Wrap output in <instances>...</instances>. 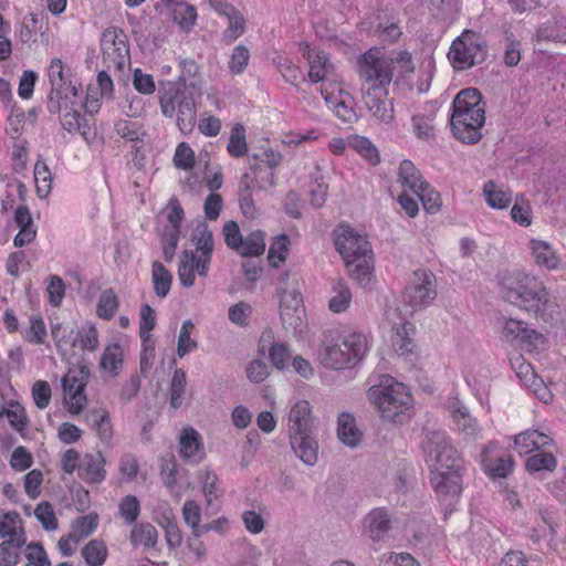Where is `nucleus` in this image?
<instances>
[{"mask_svg":"<svg viewBox=\"0 0 566 566\" xmlns=\"http://www.w3.org/2000/svg\"><path fill=\"white\" fill-rule=\"evenodd\" d=\"M422 450L436 494L443 500L457 499L462 491L463 459L446 431H426Z\"/></svg>","mask_w":566,"mask_h":566,"instance_id":"f257e3e1","label":"nucleus"},{"mask_svg":"<svg viewBox=\"0 0 566 566\" xmlns=\"http://www.w3.org/2000/svg\"><path fill=\"white\" fill-rule=\"evenodd\" d=\"M503 298L535 316L548 322L556 305L542 281L526 273L505 276L501 283Z\"/></svg>","mask_w":566,"mask_h":566,"instance_id":"f03ea898","label":"nucleus"},{"mask_svg":"<svg viewBox=\"0 0 566 566\" xmlns=\"http://www.w3.org/2000/svg\"><path fill=\"white\" fill-rule=\"evenodd\" d=\"M358 75L360 78V92L363 103L373 117L389 124L395 118L392 99L389 98L388 86L390 74L384 64H376L368 55L358 59Z\"/></svg>","mask_w":566,"mask_h":566,"instance_id":"7ed1b4c3","label":"nucleus"},{"mask_svg":"<svg viewBox=\"0 0 566 566\" xmlns=\"http://www.w3.org/2000/svg\"><path fill=\"white\" fill-rule=\"evenodd\" d=\"M336 250L345 261L348 273L361 287H369L374 280V253L367 238L348 224L334 230Z\"/></svg>","mask_w":566,"mask_h":566,"instance_id":"20e7f679","label":"nucleus"},{"mask_svg":"<svg viewBox=\"0 0 566 566\" xmlns=\"http://www.w3.org/2000/svg\"><path fill=\"white\" fill-rule=\"evenodd\" d=\"M485 123V109L479 90L470 87L460 91L453 103L450 118L457 139L465 144H475L481 137Z\"/></svg>","mask_w":566,"mask_h":566,"instance_id":"39448f33","label":"nucleus"},{"mask_svg":"<svg viewBox=\"0 0 566 566\" xmlns=\"http://www.w3.org/2000/svg\"><path fill=\"white\" fill-rule=\"evenodd\" d=\"M367 397L384 420L405 423L411 416L412 396L402 382L391 376H382L368 389Z\"/></svg>","mask_w":566,"mask_h":566,"instance_id":"423d86ee","label":"nucleus"},{"mask_svg":"<svg viewBox=\"0 0 566 566\" xmlns=\"http://www.w3.org/2000/svg\"><path fill=\"white\" fill-rule=\"evenodd\" d=\"M367 348V337L363 333L353 332L338 336L329 332L324 334L318 359L327 368L343 369L361 360Z\"/></svg>","mask_w":566,"mask_h":566,"instance_id":"0eeeda50","label":"nucleus"},{"mask_svg":"<svg viewBox=\"0 0 566 566\" xmlns=\"http://www.w3.org/2000/svg\"><path fill=\"white\" fill-rule=\"evenodd\" d=\"M488 56V44L484 38L465 29L451 43L448 59L455 70L464 71L483 63Z\"/></svg>","mask_w":566,"mask_h":566,"instance_id":"6e6552de","label":"nucleus"},{"mask_svg":"<svg viewBox=\"0 0 566 566\" xmlns=\"http://www.w3.org/2000/svg\"><path fill=\"white\" fill-rule=\"evenodd\" d=\"M160 109L164 116L171 118L177 114V126L179 130L187 135L193 130L196 124V104L191 96L186 95L179 90H169L160 97Z\"/></svg>","mask_w":566,"mask_h":566,"instance_id":"1a4fd4ad","label":"nucleus"},{"mask_svg":"<svg viewBox=\"0 0 566 566\" xmlns=\"http://www.w3.org/2000/svg\"><path fill=\"white\" fill-rule=\"evenodd\" d=\"M296 277L285 272L279 281L280 312L284 326L297 328L302 324L303 300L296 289Z\"/></svg>","mask_w":566,"mask_h":566,"instance_id":"9d476101","label":"nucleus"},{"mask_svg":"<svg viewBox=\"0 0 566 566\" xmlns=\"http://www.w3.org/2000/svg\"><path fill=\"white\" fill-rule=\"evenodd\" d=\"M436 276L431 271L419 269L412 272L403 291V302L412 311L428 306L437 296Z\"/></svg>","mask_w":566,"mask_h":566,"instance_id":"9b49d317","label":"nucleus"},{"mask_svg":"<svg viewBox=\"0 0 566 566\" xmlns=\"http://www.w3.org/2000/svg\"><path fill=\"white\" fill-rule=\"evenodd\" d=\"M101 50L108 69L123 70L129 63L127 36L119 28L111 27L102 33Z\"/></svg>","mask_w":566,"mask_h":566,"instance_id":"f8f14e48","label":"nucleus"},{"mask_svg":"<svg viewBox=\"0 0 566 566\" xmlns=\"http://www.w3.org/2000/svg\"><path fill=\"white\" fill-rule=\"evenodd\" d=\"M321 94L327 107L344 123H354L358 115L356 103L352 94L345 90L343 82L328 84L321 87Z\"/></svg>","mask_w":566,"mask_h":566,"instance_id":"ddd939ff","label":"nucleus"},{"mask_svg":"<svg viewBox=\"0 0 566 566\" xmlns=\"http://www.w3.org/2000/svg\"><path fill=\"white\" fill-rule=\"evenodd\" d=\"M88 370L86 367L70 369L62 378L64 401L72 415H78L86 406L87 398L84 392L87 382Z\"/></svg>","mask_w":566,"mask_h":566,"instance_id":"4468645a","label":"nucleus"},{"mask_svg":"<svg viewBox=\"0 0 566 566\" xmlns=\"http://www.w3.org/2000/svg\"><path fill=\"white\" fill-rule=\"evenodd\" d=\"M88 370L86 367L70 369L62 378L64 401L72 415H78L86 406L87 398L84 392L87 382Z\"/></svg>","mask_w":566,"mask_h":566,"instance_id":"2eb2a0df","label":"nucleus"},{"mask_svg":"<svg viewBox=\"0 0 566 566\" xmlns=\"http://www.w3.org/2000/svg\"><path fill=\"white\" fill-rule=\"evenodd\" d=\"M370 56L376 64H384L387 72L390 74V82L394 78L395 72L402 78H409L415 73V64L412 56L408 51L392 52L390 55L379 56L378 51L369 50L365 52L359 59Z\"/></svg>","mask_w":566,"mask_h":566,"instance_id":"dca6fc26","label":"nucleus"},{"mask_svg":"<svg viewBox=\"0 0 566 566\" xmlns=\"http://www.w3.org/2000/svg\"><path fill=\"white\" fill-rule=\"evenodd\" d=\"M543 336L535 329L530 328L525 322L514 318H505L501 331V339L510 344L521 346H536Z\"/></svg>","mask_w":566,"mask_h":566,"instance_id":"f3484780","label":"nucleus"},{"mask_svg":"<svg viewBox=\"0 0 566 566\" xmlns=\"http://www.w3.org/2000/svg\"><path fill=\"white\" fill-rule=\"evenodd\" d=\"M191 242L195 244L196 248L195 254L197 255V258L201 260L200 276L207 277L209 273L212 252L214 249L213 234L207 223L200 222L197 224L191 234Z\"/></svg>","mask_w":566,"mask_h":566,"instance_id":"a211bd4d","label":"nucleus"},{"mask_svg":"<svg viewBox=\"0 0 566 566\" xmlns=\"http://www.w3.org/2000/svg\"><path fill=\"white\" fill-rule=\"evenodd\" d=\"M308 80L311 83H322L321 87L342 81L337 69L324 51L317 52L316 56L308 62Z\"/></svg>","mask_w":566,"mask_h":566,"instance_id":"6ab92c4d","label":"nucleus"},{"mask_svg":"<svg viewBox=\"0 0 566 566\" xmlns=\"http://www.w3.org/2000/svg\"><path fill=\"white\" fill-rule=\"evenodd\" d=\"M291 447L295 455L306 465L312 467L318 460V444L312 430L290 436Z\"/></svg>","mask_w":566,"mask_h":566,"instance_id":"aec40b11","label":"nucleus"},{"mask_svg":"<svg viewBox=\"0 0 566 566\" xmlns=\"http://www.w3.org/2000/svg\"><path fill=\"white\" fill-rule=\"evenodd\" d=\"M51 83L52 99L76 97L77 88L64 76L63 63L60 59H53L48 67Z\"/></svg>","mask_w":566,"mask_h":566,"instance_id":"412c9836","label":"nucleus"},{"mask_svg":"<svg viewBox=\"0 0 566 566\" xmlns=\"http://www.w3.org/2000/svg\"><path fill=\"white\" fill-rule=\"evenodd\" d=\"M259 350H269V358L274 367L284 369L291 359V352L285 343H274L271 329L263 332L259 340Z\"/></svg>","mask_w":566,"mask_h":566,"instance_id":"4be33fe9","label":"nucleus"},{"mask_svg":"<svg viewBox=\"0 0 566 566\" xmlns=\"http://www.w3.org/2000/svg\"><path fill=\"white\" fill-rule=\"evenodd\" d=\"M105 459L97 454H85L78 467V476L88 483H101L105 480Z\"/></svg>","mask_w":566,"mask_h":566,"instance_id":"5701e85b","label":"nucleus"},{"mask_svg":"<svg viewBox=\"0 0 566 566\" xmlns=\"http://www.w3.org/2000/svg\"><path fill=\"white\" fill-rule=\"evenodd\" d=\"M532 256L538 266L547 270H556L560 264V258L556 250L546 241L532 239L530 242Z\"/></svg>","mask_w":566,"mask_h":566,"instance_id":"b1692460","label":"nucleus"},{"mask_svg":"<svg viewBox=\"0 0 566 566\" xmlns=\"http://www.w3.org/2000/svg\"><path fill=\"white\" fill-rule=\"evenodd\" d=\"M366 534L373 541L381 539L390 528V517L386 510L375 509L364 518Z\"/></svg>","mask_w":566,"mask_h":566,"instance_id":"393cba45","label":"nucleus"},{"mask_svg":"<svg viewBox=\"0 0 566 566\" xmlns=\"http://www.w3.org/2000/svg\"><path fill=\"white\" fill-rule=\"evenodd\" d=\"M170 9L174 22L184 31H190L196 23L197 11L195 7L186 3L184 0H160Z\"/></svg>","mask_w":566,"mask_h":566,"instance_id":"a878e982","label":"nucleus"},{"mask_svg":"<svg viewBox=\"0 0 566 566\" xmlns=\"http://www.w3.org/2000/svg\"><path fill=\"white\" fill-rule=\"evenodd\" d=\"M179 452L190 462H199L203 458V449L199 433L192 429H184L179 438Z\"/></svg>","mask_w":566,"mask_h":566,"instance_id":"bb28decb","label":"nucleus"},{"mask_svg":"<svg viewBox=\"0 0 566 566\" xmlns=\"http://www.w3.org/2000/svg\"><path fill=\"white\" fill-rule=\"evenodd\" d=\"M451 417L464 439L471 440L478 438L480 433L478 421L470 415L465 406L459 402L455 403L451 410Z\"/></svg>","mask_w":566,"mask_h":566,"instance_id":"cd10ccee","label":"nucleus"},{"mask_svg":"<svg viewBox=\"0 0 566 566\" xmlns=\"http://www.w3.org/2000/svg\"><path fill=\"white\" fill-rule=\"evenodd\" d=\"M552 442L549 436L537 430H525L514 438V444L520 454H528L535 450H539Z\"/></svg>","mask_w":566,"mask_h":566,"instance_id":"c85d7f7f","label":"nucleus"},{"mask_svg":"<svg viewBox=\"0 0 566 566\" xmlns=\"http://www.w3.org/2000/svg\"><path fill=\"white\" fill-rule=\"evenodd\" d=\"M312 430L311 406L306 400L297 401L291 409L289 416L290 436Z\"/></svg>","mask_w":566,"mask_h":566,"instance_id":"c756f323","label":"nucleus"},{"mask_svg":"<svg viewBox=\"0 0 566 566\" xmlns=\"http://www.w3.org/2000/svg\"><path fill=\"white\" fill-rule=\"evenodd\" d=\"M201 260L197 258L193 251L185 250L181 252L178 265V279L185 287H191L195 284V273L200 276Z\"/></svg>","mask_w":566,"mask_h":566,"instance_id":"7c9ffc66","label":"nucleus"},{"mask_svg":"<svg viewBox=\"0 0 566 566\" xmlns=\"http://www.w3.org/2000/svg\"><path fill=\"white\" fill-rule=\"evenodd\" d=\"M245 178L249 180L251 190H265L274 185V171H271L269 166H262L259 163L250 165V171L241 177L240 182H244Z\"/></svg>","mask_w":566,"mask_h":566,"instance_id":"2f4dec72","label":"nucleus"},{"mask_svg":"<svg viewBox=\"0 0 566 566\" xmlns=\"http://www.w3.org/2000/svg\"><path fill=\"white\" fill-rule=\"evenodd\" d=\"M27 538L23 530L13 538L0 543V566H15L20 560V549L25 545Z\"/></svg>","mask_w":566,"mask_h":566,"instance_id":"473e14b6","label":"nucleus"},{"mask_svg":"<svg viewBox=\"0 0 566 566\" xmlns=\"http://www.w3.org/2000/svg\"><path fill=\"white\" fill-rule=\"evenodd\" d=\"M86 422L95 428L99 440L109 443L113 437V428L109 413L104 409H93L85 415Z\"/></svg>","mask_w":566,"mask_h":566,"instance_id":"72a5a7b5","label":"nucleus"},{"mask_svg":"<svg viewBox=\"0 0 566 566\" xmlns=\"http://www.w3.org/2000/svg\"><path fill=\"white\" fill-rule=\"evenodd\" d=\"M337 436L344 444L350 448L359 443L361 433L357 429L355 419L350 413L344 412L338 416Z\"/></svg>","mask_w":566,"mask_h":566,"instance_id":"f704fd0d","label":"nucleus"},{"mask_svg":"<svg viewBox=\"0 0 566 566\" xmlns=\"http://www.w3.org/2000/svg\"><path fill=\"white\" fill-rule=\"evenodd\" d=\"M116 134L130 143H143L147 132L144 125L128 118H119L114 122Z\"/></svg>","mask_w":566,"mask_h":566,"instance_id":"c9c22d12","label":"nucleus"},{"mask_svg":"<svg viewBox=\"0 0 566 566\" xmlns=\"http://www.w3.org/2000/svg\"><path fill=\"white\" fill-rule=\"evenodd\" d=\"M398 182L411 190L413 193L419 190L427 181L422 179V175L416 168L412 161L402 160L398 169Z\"/></svg>","mask_w":566,"mask_h":566,"instance_id":"e433bc0d","label":"nucleus"},{"mask_svg":"<svg viewBox=\"0 0 566 566\" xmlns=\"http://www.w3.org/2000/svg\"><path fill=\"white\" fill-rule=\"evenodd\" d=\"M81 555L87 566H103L108 556V549L103 539L94 538L81 549Z\"/></svg>","mask_w":566,"mask_h":566,"instance_id":"4c0bfd02","label":"nucleus"},{"mask_svg":"<svg viewBox=\"0 0 566 566\" xmlns=\"http://www.w3.org/2000/svg\"><path fill=\"white\" fill-rule=\"evenodd\" d=\"M99 366L111 376H117L123 366L122 346L117 343L107 345L102 354Z\"/></svg>","mask_w":566,"mask_h":566,"instance_id":"58836bf2","label":"nucleus"},{"mask_svg":"<svg viewBox=\"0 0 566 566\" xmlns=\"http://www.w3.org/2000/svg\"><path fill=\"white\" fill-rule=\"evenodd\" d=\"M333 296L329 298L328 306L333 313L345 312L352 303V292L344 280H337L332 285Z\"/></svg>","mask_w":566,"mask_h":566,"instance_id":"ea45409f","label":"nucleus"},{"mask_svg":"<svg viewBox=\"0 0 566 566\" xmlns=\"http://www.w3.org/2000/svg\"><path fill=\"white\" fill-rule=\"evenodd\" d=\"M157 530L150 523H138L132 528L129 539L133 546L151 548L157 544Z\"/></svg>","mask_w":566,"mask_h":566,"instance_id":"a19ab883","label":"nucleus"},{"mask_svg":"<svg viewBox=\"0 0 566 566\" xmlns=\"http://www.w3.org/2000/svg\"><path fill=\"white\" fill-rule=\"evenodd\" d=\"M483 195L488 205L494 209H505L512 202V192L497 187L492 180L485 182Z\"/></svg>","mask_w":566,"mask_h":566,"instance_id":"79ce46f5","label":"nucleus"},{"mask_svg":"<svg viewBox=\"0 0 566 566\" xmlns=\"http://www.w3.org/2000/svg\"><path fill=\"white\" fill-rule=\"evenodd\" d=\"M198 479L201 483L202 493L208 505H211L213 500L222 496L223 491L219 485V479L214 472L201 470Z\"/></svg>","mask_w":566,"mask_h":566,"instance_id":"37998d69","label":"nucleus"},{"mask_svg":"<svg viewBox=\"0 0 566 566\" xmlns=\"http://www.w3.org/2000/svg\"><path fill=\"white\" fill-rule=\"evenodd\" d=\"M151 279L156 295L166 297L171 287L172 275L159 261L153 263Z\"/></svg>","mask_w":566,"mask_h":566,"instance_id":"c03bdc74","label":"nucleus"},{"mask_svg":"<svg viewBox=\"0 0 566 566\" xmlns=\"http://www.w3.org/2000/svg\"><path fill=\"white\" fill-rule=\"evenodd\" d=\"M98 525L97 515L87 514L74 521L70 531V537H75V544H78L88 537Z\"/></svg>","mask_w":566,"mask_h":566,"instance_id":"a18cd8bd","label":"nucleus"},{"mask_svg":"<svg viewBox=\"0 0 566 566\" xmlns=\"http://www.w3.org/2000/svg\"><path fill=\"white\" fill-rule=\"evenodd\" d=\"M265 250L264 233L260 230L250 233L243 238L242 245L237 250L243 256H259Z\"/></svg>","mask_w":566,"mask_h":566,"instance_id":"49530a36","label":"nucleus"},{"mask_svg":"<svg viewBox=\"0 0 566 566\" xmlns=\"http://www.w3.org/2000/svg\"><path fill=\"white\" fill-rule=\"evenodd\" d=\"M412 324L402 323L396 328V334L392 338V347L399 356H408L412 353L413 343L408 336L409 332L412 331Z\"/></svg>","mask_w":566,"mask_h":566,"instance_id":"de8ad7c7","label":"nucleus"},{"mask_svg":"<svg viewBox=\"0 0 566 566\" xmlns=\"http://www.w3.org/2000/svg\"><path fill=\"white\" fill-rule=\"evenodd\" d=\"M227 150L230 156L235 158L243 157L248 153L245 128L242 124H235L232 127Z\"/></svg>","mask_w":566,"mask_h":566,"instance_id":"09e8293b","label":"nucleus"},{"mask_svg":"<svg viewBox=\"0 0 566 566\" xmlns=\"http://www.w3.org/2000/svg\"><path fill=\"white\" fill-rule=\"evenodd\" d=\"M34 181L38 196L40 198H46L52 189V175L44 161H38L35 164Z\"/></svg>","mask_w":566,"mask_h":566,"instance_id":"8fccbe9b","label":"nucleus"},{"mask_svg":"<svg viewBox=\"0 0 566 566\" xmlns=\"http://www.w3.org/2000/svg\"><path fill=\"white\" fill-rule=\"evenodd\" d=\"M557 461L551 452H537L525 461V468L530 473L541 471H553L556 468Z\"/></svg>","mask_w":566,"mask_h":566,"instance_id":"3c124183","label":"nucleus"},{"mask_svg":"<svg viewBox=\"0 0 566 566\" xmlns=\"http://www.w3.org/2000/svg\"><path fill=\"white\" fill-rule=\"evenodd\" d=\"M187 377L182 369H176L174 371L170 381V407L178 409L182 405V399L186 392Z\"/></svg>","mask_w":566,"mask_h":566,"instance_id":"603ef678","label":"nucleus"},{"mask_svg":"<svg viewBox=\"0 0 566 566\" xmlns=\"http://www.w3.org/2000/svg\"><path fill=\"white\" fill-rule=\"evenodd\" d=\"M51 334L59 350L66 346L74 347L77 342L76 331L72 326L61 323L51 326Z\"/></svg>","mask_w":566,"mask_h":566,"instance_id":"864d4df0","label":"nucleus"},{"mask_svg":"<svg viewBox=\"0 0 566 566\" xmlns=\"http://www.w3.org/2000/svg\"><path fill=\"white\" fill-rule=\"evenodd\" d=\"M276 66L283 78L293 85H297L306 81L303 70L287 57H277Z\"/></svg>","mask_w":566,"mask_h":566,"instance_id":"5fc2aeb1","label":"nucleus"},{"mask_svg":"<svg viewBox=\"0 0 566 566\" xmlns=\"http://www.w3.org/2000/svg\"><path fill=\"white\" fill-rule=\"evenodd\" d=\"M227 19L229 20V25L222 32V41L227 44H231L245 32L247 21L239 10Z\"/></svg>","mask_w":566,"mask_h":566,"instance_id":"6e6d98bb","label":"nucleus"},{"mask_svg":"<svg viewBox=\"0 0 566 566\" xmlns=\"http://www.w3.org/2000/svg\"><path fill=\"white\" fill-rule=\"evenodd\" d=\"M290 245V239L285 234L275 238L269 249L268 259L271 265L277 268L285 261Z\"/></svg>","mask_w":566,"mask_h":566,"instance_id":"4d7b16f0","label":"nucleus"},{"mask_svg":"<svg viewBox=\"0 0 566 566\" xmlns=\"http://www.w3.org/2000/svg\"><path fill=\"white\" fill-rule=\"evenodd\" d=\"M415 195L422 202L427 212L436 213L441 207V197L428 182H426Z\"/></svg>","mask_w":566,"mask_h":566,"instance_id":"13d9d810","label":"nucleus"},{"mask_svg":"<svg viewBox=\"0 0 566 566\" xmlns=\"http://www.w3.org/2000/svg\"><path fill=\"white\" fill-rule=\"evenodd\" d=\"M118 297L113 290H105L97 304V315L104 319H111L117 312Z\"/></svg>","mask_w":566,"mask_h":566,"instance_id":"bf43d9fd","label":"nucleus"},{"mask_svg":"<svg viewBox=\"0 0 566 566\" xmlns=\"http://www.w3.org/2000/svg\"><path fill=\"white\" fill-rule=\"evenodd\" d=\"M192 328L193 323L190 319L185 321L181 325L177 345V354L179 357H184L193 352L198 346L197 342L190 337Z\"/></svg>","mask_w":566,"mask_h":566,"instance_id":"052dcab7","label":"nucleus"},{"mask_svg":"<svg viewBox=\"0 0 566 566\" xmlns=\"http://www.w3.org/2000/svg\"><path fill=\"white\" fill-rule=\"evenodd\" d=\"M118 510L127 524H134L140 514V503L135 495H126L120 500Z\"/></svg>","mask_w":566,"mask_h":566,"instance_id":"680f3d73","label":"nucleus"},{"mask_svg":"<svg viewBox=\"0 0 566 566\" xmlns=\"http://www.w3.org/2000/svg\"><path fill=\"white\" fill-rule=\"evenodd\" d=\"M250 61V51L247 46L237 45L230 56L228 67L233 75L241 74L248 66Z\"/></svg>","mask_w":566,"mask_h":566,"instance_id":"e2e57ef3","label":"nucleus"},{"mask_svg":"<svg viewBox=\"0 0 566 566\" xmlns=\"http://www.w3.org/2000/svg\"><path fill=\"white\" fill-rule=\"evenodd\" d=\"M182 518L185 523L191 527L193 535L199 537L198 531L202 526L200 525L201 510L195 501L188 500L185 502L182 507Z\"/></svg>","mask_w":566,"mask_h":566,"instance_id":"0e129e2a","label":"nucleus"},{"mask_svg":"<svg viewBox=\"0 0 566 566\" xmlns=\"http://www.w3.org/2000/svg\"><path fill=\"white\" fill-rule=\"evenodd\" d=\"M352 146L369 164H371L374 166L379 164V161H380L379 153L368 138L357 136L354 138Z\"/></svg>","mask_w":566,"mask_h":566,"instance_id":"69168bd1","label":"nucleus"},{"mask_svg":"<svg viewBox=\"0 0 566 566\" xmlns=\"http://www.w3.org/2000/svg\"><path fill=\"white\" fill-rule=\"evenodd\" d=\"M34 515L44 530L55 531L57 528V520L53 506L49 502L39 503L34 510Z\"/></svg>","mask_w":566,"mask_h":566,"instance_id":"338daca9","label":"nucleus"},{"mask_svg":"<svg viewBox=\"0 0 566 566\" xmlns=\"http://www.w3.org/2000/svg\"><path fill=\"white\" fill-rule=\"evenodd\" d=\"M27 564L34 566H51V562L43 548V546L36 542H32L25 547L24 552Z\"/></svg>","mask_w":566,"mask_h":566,"instance_id":"774afa93","label":"nucleus"}]
</instances>
